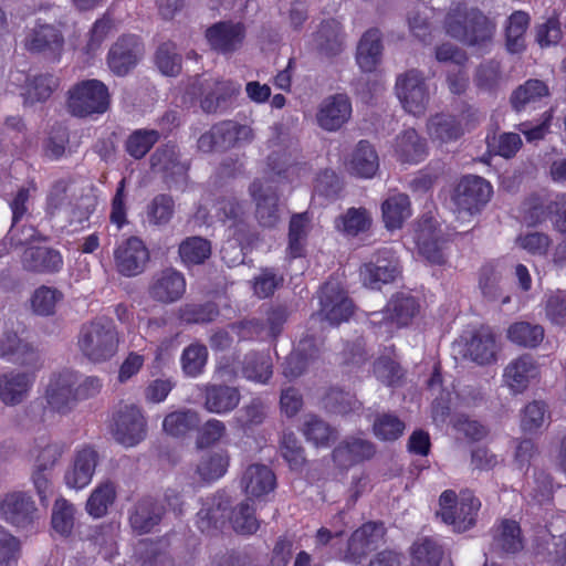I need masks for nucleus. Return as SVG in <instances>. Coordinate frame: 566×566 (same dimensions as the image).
<instances>
[{"mask_svg":"<svg viewBox=\"0 0 566 566\" xmlns=\"http://www.w3.org/2000/svg\"><path fill=\"white\" fill-rule=\"evenodd\" d=\"M96 208V199L90 193L76 192L71 206L62 220V227L66 224H82L87 221Z\"/></svg>","mask_w":566,"mask_h":566,"instance_id":"774afa93","label":"nucleus"},{"mask_svg":"<svg viewBox=\"0 0 566 566\" xmlns=\"http://www.w3.org/2000/svg\"><path fill=\"white\" fill-rule=\"evenodd\" d=\"M381 36L376 29L368 30L359 41L356 60L364 72L376 69L381 59Z\"/></svg>","mask_w":566,"mask_h":566,"instance_id":"c03bdc74","label":"nucleus"},{"mask_svg":"<svg viewBox=\"0 0 566 566\" xmlns=\"http://www.w3.org/2000/svg\"><path fill=\"white\" fill-rule=\"evenodd\" d=\"M77 373L64 369L51 375L44 391L48 408L61 415L70 413L77 405L75 385Z\"/></svg>","mask_w":566,"mask_h":566,"instance_id":"1a4fd4ad","label":"nucleus"},{"mask_svg":"<svg viewBox=\"0 0 566 566\" xmlns=\"http://www.w3.org/2000/svg\"><path fill=\"white\" fill-rule=\"evenodd\" d=\"M253 129L232 120H223L213 125L210 130L198 139V148L203 153L227 150L229 148L249 144L253 140Z\"/></svg>","mask_w":566,"mask_h":566,"instance_id":"6e6552de","label":"nucleus"},{"mask_svg":"<svg viewBox=\"0 0 566 566\" xmlns=\"http://www.w3.org/2000/svg\"><path fill=\"white\" fill-rule=\"evenodd\" d=\"M241 485L250 497H261L274 490L275 475L264 464H251L242 475Z\"/></svg>","mask_w":566,"mask_h":566,"instance_id":"72a5a7b5","label":"nucleus"},{"mask_svg":"<svg viewBox=\"0 0 566 566\" xmlns=\"http://www.w3.org/2000/svg\"><path fill=\"white\" fill-rule=\"evenodd\" d=\"M319 345L318 339L312 335L301 338L283 364L284 376L290 379L300 377L318 357Z\"/></svg>","mask_w":566,"mask_h":566,"instance_id":"393cba45","label":"nucleus"},{"mask_svg":"<svg viewBox=\"0 0 566 566\" xmlns=\"http://www.w3.org/2000/svg\"><path fill=\"white\" fill-rule=\"evenodd\" d=\"M66 446L48 434H40L34 439L30 449V457L35 469L51 470L60 461L65 452Z\"/></svg>","mask_w":566,"mask_h":566,"instance_id":"473e14b6","label":"nucleus"},{"mask_svg":"<svg viewBox=\"0 0 566 566\" xmlns=\"http://www.w3.org/2000/svg\"><path fill=\"white\" fill-rule=\"evenodd\" d=\"M493 545L505 554H516L523 549L524 543L520 525L512 520H503L494 530Z\"/></svg>","mask_w":566,"mask_h":566,"instance_id":"49530a36","label":"nucleus"},{"mask_svg":"<svg viewBox=\"0 0 566 566\" xmlns=\"http://www.w3.org/2000/svg\"><path fill=\"white\" fill-rule=\"evenodd\" d=\"M400 273L395 253L390 249L379 250L375 259L360 268V277L365 286L379 290L381 285L391 283Z\"/></svg>","mask_w":566,"mask_h":566,"instance_id":"2eb2a0df","label":"nucleus"},{"mask_svg":"<svg viewBox=\"0 0 566 566\" xmlns=\"http://www.w3.org/2000/svg\"><path fill=\"white\" fill-rule=\"evenodd\" d=\"M163 514L164 509L158 502L151 497H145L135 504L129 515V523L135 532L145 534L160 522Z\"/></svg>","mask_w":566,"mask_h":566,"instance_id":"ea45409f","label":"nucleus"},{"mask_svg":"<svg viewBox=\"0 0 566 566\" xmlns=\"http://www.w3.org/2000/svg\"><path fill=\"white\" fill-rule=\"evenodd\" d=\"M471 23L468 28V36L464 42L468 45H484L490 42L495 31V23L492 22L480 10H472Z\"/></svg>","mask_w":566,"mask_h":566,"instance_id":"bf43d9fd","label":"nucleus"},{"mask_svg":"<svg viewBox=\"0 0 566 566\" xmlns=\"http://www.w3.org/2000/svg\"><path fill=\"white\" fill-rule=\"evenodd\" d=\"M245 214L244 206L234 198L222 199L217 205V216L220 221L229 224V235L233 239L221 249L222 259L229 265L242 262V249L252 241Z\"/></svg>","mask_w":566,"mask_h":566,"instance_id":"f03ea898","label":"nucleus"},{"mask_svg":"<svg viewBox=\"0 0 566 566\" xmlns=\"http://www.w3.org/2000/svg\"><path fill=\"white\" fill-rule=\"evenodd\" d=\"M117 271L124 276H135L144 272L149 261V251L137 237H130L114 250Z\"/></svg>","mask_w":566,"mask_h":566,"instance_id":"dca6fc26","label":"nucleus"},{"mask_svg":"<svg viewBox=\"0 0 566 566\" xmlns=\"http://www.w3.org/2000/svg\"><path fill=\"white\" fill-rule=\"evenodd\" d=\"M75 513L76 509L73 503L64 497L56 499L51 514V525L54 532L63 537L70 536L75 524Z\"/></svg>","mask_w":566,"mask_h":566,"instance_id":"6e6d98bb","label":"nucleus"},{"mask_svg":"<svg viewBox=\"0 0 566 566\" xmlns=\"http://www.w3.org/2000/svg\"><path fill=\"white\" fill-rule=\"evenodd\" d=\"M159 138L160 134L156 129H135L128 135L125 142V150L134 159H142Z\"/></svg>","mask_w":566,"mask_h":566,"instance_id":"052dcab7","label":"nucleus"},{"mask_svg":"<svg viewBox=\"0 0 566 566\" xmlns=\"http://www.w3.org/2000/svg\"><path fill=\"white\" fill-rule=\"evenodd\" d=\"M76 345L85 359L101 364L118 352L119 335L112 319L98 317L81 326Z\"/></svg>","mask_w":566,"mask_h":566,"instance_id":"f257e3e1","label":"nucleus"},{"mask_svg":"<svg viewBox=\"0 0 566 566\" xmlns=\"http://www.w3.org/2000/svg\"><path fill=\"white\" fill-rule=\"evenodd\" d=\"M396 92L403 108L415 115L424 114L430 102V93L424 76L417 70H410L398 76Z\"/></svg>","mask_w":566,"mask_h":566,"instance_id":"9d476101","label":"nucleus"},{"mask_svg":"<svg viewBox=\"0 0 566 566\" xmlns=\"http://www.w3.org/2000/svg\"><path fill=\"white\" fill-rule=\"evenodd\" d=\"M352 116V103L347 95L335 94L325 97L316 112L317 125L326 132L340 129Z\"/></svg>","mask_w":566,"mask_h":566,"instance_id":"f3484780","label":"nucleus"},{"mask_svg":"<svg viewBox=\"0 0 566 566\" xmlns=\"http://www.w3.org/2000/svg\"><path fill=\"white\" fill-rule=\"evenodd\" d=\"M492 196V186L479 176L463 177L454 189L452 201L459 219L481 211Z\"/></svg>","mask_w":566,"mask_h":566,"instance_id":"0eeeda50","label":"nucleus"},{"mask_svg":"<svg viewBox=\"0 0 566 566\" xmlns=\"http://www.w3.org/2000/svg\"><path fill=\"white\" fill-rule=\"evenodd\" d=\"M203 398V407L208 412L223 416L237 409L241 394L238 387L208 384L205 386Z\"/></svg>","mask_w":566,"mask_h":566,"instance_id":"a878e982","label":"nucleus"},{"mask_svg":"<svg viewBox=\"0 0 566 566\" xmlns=\"http://www.w3.org/2000/svg\"><path fill=\"white\" fill-rule=\"evenodd\" d=\"M548 95V87L539 80H530L518 86L511 96L512 107L521 112L526 105L535 103L539 98Z\"/></svg>","mask_w":566,"mask_h":566,"instance_id":"338daca9","label":"nucleus"},{"mask_svg":"<svg viewBox=\"0 0 566 566\" xmlns=\"http://www.w3.org/2000/svg\"><path fill=\"white\" fill-rule=\"evenodd\" d=\"M240 84L213 77H197L188 88V93L199 99L201 109L212 114L227 109L240 93Z\"/></svg>","mask_w":566,"mask_h":566,"instance_id":"20e7f679","label":"nucleus"},{"mask_svg":"<svg viewBox=\"0 0 566 566\" xmlns=\"http://www.w3.org/2000/svg\"><path fill=\"white\" fill-rule=\"evenodd\" d=\"M427 133L432 142L448 144L459 139L463 134V129L455 116L441 113L428 119Z\"/></svg>","mask_w":566,"mask_h":566,"instance_id":"79ce46f5","label":"nucleus"},{"mask_svg":"<svg viewBox=\"0 0 566 566\" xmlns=\"http://www.w3.org/2000/svg\"><path fill=\"white\" fill-rule=\"evenodd\" d=\"M419 253L431 264L442 265L447 262V241L441 240L430 228H421L416 235Z\"/></svg>","mask_w":566,"mask_h":566,"instance_id":"a18cd8bd","label":"nucleus"},{"mask_svg":"<svg viewBox=\"0 0 566 566\" xmlns=\"http://www.w3.org/2000/svg\"><path fill=\"white\" fill-rule=\"evenodd\" d=\"M149 160L153 171L161 174L170 188L186 182L188 165L180 159L176 145L168 143L159 146Z\"/></svg>","mask_w":566,"mask_h":566,"instance_id":"f8f14e48","label":"nucleus"},{"mask_svg":"<svg viewBox=\"0 0 566 566\" xmlns=\"http://www.w3.org/2000/svg\"><path fill=\"white\" fill-rule=\"evenodd\" d=\"M206 38L214 51L230 54L241 48L245 28L240 22L222 21L208 28Z\"/></svg>","mask_w":566,"mask_h":566,"instance_id":"4be33fe9","label":"nucleus"},{"mask_svg":"<svg viewBox=\"0 0 566 566\" xmlns=\"http://www.w3.org/2000/svg\"><path fill=\"white\" fill-rule=\"evenodd\" d=\"M539 375V365L530 354L512 359L503 370V381L513 394H522Z\"/></svg>","mask_w":566,"mask_h":566,"instance_id":"412c9836","label":"nucleus"},{"mask_svg":"<svg viewBox=\"0 0 566 566\" xmlns=\"http://www.w3.org/2000/svg\"><path fill=\"white\" fill-rule=\"evenodd\" d=\"M376 453L375 444L361 437L345 438L333 451L335 463L342 468H349L371 459Z\"/></svg>","mask_w":566,"mask_h":566,"instance_id":"bb28decb","label":"nucleus"},{"mask_svg":"<svg viewBox=\"0 0 566 566\" xmlns=\"http://www.w3.org/2000/svg\"><path fill=\"white\" fill-rule=\"evenodd\" d=\"M319 304L318 315L331 325H339L348 321L354 312L352 300L337 282H327L321 289Z\"/></svg>","mask_w":566,"mask_h":566,"instance_id":"ddd939ff","label":"nucleus"},{"mask_svg":"<svg viewBox=\"0 0 566 566\" xmlns=\"http://www.w3.org/2000/svg\"><path fill=\"white\" fill-rule=\"evenodd\" d=\"M266 417V407L260 398H253L240 408L231 420L232 427L248 430L263 423Z\"/></svg>","mask_w":566,"mask_h":566,"instance_id":"13d9d810","label":"nucleus"},{"mask_svg":"<svg viewBox=\"0 0 566 566\" xmlns=\"http://www.w3.org/2000/svg\"><path fill=\"white\" fill-rule=\"evenodd\" d=\"M142 566H192V559H176L168 551V542L159 539L145 545Z\"/></svg>","mask_w":566,"mask_h":566,"instance_id":"4d7b16f0","label":"nucleus"},{"mask_svg":"<svg viewBox=\"0 0 566 566\" xmlns=\"http://www.w3.org/2000/svg\"><path fill=\"white\" fill-rule=\"evenodd\" d=\"M229 502L223 495L206 499L197 513V525L203 533H212L221 527L228 513Z\"/></svg>","mask_w":566,"mask_h":566,"instance_id":"4c0bfd02","label":"nucleus"},{"mask_svg":"<svg viewBox=\"0 0 566 566\" xmlns=\"http://www.w3.org/2000/svg\"><path fill=\"white\" fill-rule=\"evenodd\" d=\"M35 382V371L11 370L0 375V400L6 406L23 402Z\"/></svg>","mask_w":566,"mask_h":566,"instance_id":"b1692460","label":"nucleus"},{"mask_svg":"<svg viewBox=\"0 0 566 566\" xmlns=\"http://www.w3.org/2000/svg\"><path fill=\"white\" fill-rule=\"evenodd\" d=\"M343 43L342 27L339 22L333 19L323 21L313 34L314 49L325 56L339 54L343 50Z\"/></svg>","mask_w":566,"mask_h":566,"instance_id":"e433bc0d","label":"nucleus"},{"mask_svg":"<svg viewBox=\"0 0 566 566\" xmlns=\"http://www.w3.org/2000/svg\"><path fill=\"white\" fill-rule=\"evenodd\" d=\"M63 43L61 32L54 25L46 23H38L25 39V46L32 52L55 54L60 52Z\"/></svg>","mask_w":566,"mask_h":566,"instance_id":"f704fd0d","label":"nucleus"},{"mask_svg":"<svg viewBox=\"0 0 566 566\" xmlns=\"http://www.w3.org/2000/svg\"><path fill=\"white\" fill-rule=\"evenodd\" d=\"M114 438L125 447H134L146 437V420L135 405H125L114 417Z\"/></svg>","mask_w":566,"mask_h":566,"instance_id":"9b49d317","label":"nucleus"},{"mask_svg":"<svg viewBox=\"0 0 566 566\" xmlns=\"http://www.w3.org/2000/svg\"><path fill=\"white\" fill-rule=\"evenodd\" d=\"M506 336L517 346L536 348L543 342L545 331L539 324L521 321L509 326Z\"/></svg>","mask_w":566,"mask_h":566,"instance_id":"09e8293b","label":"nucleus"},{"mask_svg":"<svg viewBox=\"0 0 566 566\" xmlns=\"http://www.w3.org/2000/svg\"><path fill=\"white\" fill-rule=\"evenodd\" d=\"M395 153L401 163L418 164L427 157V143L413 128H409L397 136Z\"/></svg>","mask_w":566,"mask_h":566,"instance_id":"a19ab883","label":"nucleus"},{"mask_svg":"<svg viewBox=\"0 0 566 566\" xmlns=\"http://www.w3.org/2000/svg\"><path fill=\"white\" fill-rule=\"evenodd\" d=\"M442 556V547L431 537L419 538L411 547L412 566H439Z\"/></svg>","mask_w":566,"mask_h":566,"instance_id":"5fc2aeb1","label":"nucleus"},{"mask_svg":"<svg viewBox=\"0 0 566 566\" xmlns=\"http://www.w3.org/2000/svg\"><path fill=\"white\" fill-rule=\"evenodd\" d=\"M530 23V15L524 11H515L509 18L506 27V46L511 53L524 50V35Z\"/></svg>","mask_w":566,"mask_h":566,"instance_id":"0e129e2a","label":"nucleus"},{"mask_svg":"<svg viewBox=\"0 0 566 566\" xmlns=\"http://www.w3.org/2000/svg\"><path fill=\"white\" fill-rule=\"evenodd\" d=\"M437 515L451 526L453 532L463 533L472 528L481 509V501L470 490L461 491L459 496L452 490H446L439 499Z\"/></svg>","mask_w":566,"mask_h":566,"instance_id":"7ed1b4c3","label":"nucleus"},{"mask_svg":"<svg viewBox=\"0 0 566 566\" xmlns=\"http://www.w3.org/2000/svg\"><path fill=\"white\" fill-rule=\"evenodd\" d=\"M60 85L59 78L53 74H40L29 78L23 93L27 104L48 101Z\"/></svg>","mask_w":566,"mask_h":566,"instance_id":"603ef678","label":"nucleus"},{"mask_svg":"<svg viewBox=\"0 0 566 566\" xmlns=\"http://www.w3.org/2000/svg\"><path fill=\"white\" fill-rule=\"evenodd\" d=\"M35 189L34 185H31L30 187H22L17 191L13 199L9 201V207L12 211V226L9 230L8 238L14 245L25 243L34 235V229L31 227L23 228L22 237L18 235L17 224L27 214L31 191H35Z\"/></svg>","mask_w":566,"mask_h":566,"instance_id":"c9c22d12","label":"nucleus"},{"mask_svg":"<svg viewBox=\"0 0 566 566\" xmlns=\"http://www.w3.org/2000/svg\"><path fill=\"white\" fill-rule=\"evenodd\" d=\"M24 270L34 273H53L63 265L62 255L57 250L48 247L27 248L21 256Z\"/></svg>","mask_w":566,"mask_h":566,"instance_id":"c756f323","label":"nucleus"},{"mask_svg":"<svg viewBox=\"0 0 566 566\" xmlns=\"http://www.w3.org/2000/svg\"><path fill=\"white\" fill-rule=\"evenodd\" d=\"M249 192L255 201V218L261 227L273 228L281 220L279 197L271 186L254 180Z\"/></svg>","mask_w":566,"mask_h":566,"instance_id":"aec40b11","label":"nucleus"},{"mask_svg":"<svg viewBox=\"0 0 566 566\" xmlns=\"http://www.w3.org/2000/svg\"><path fill=\"white\" fill-rule=\"evenodd\" d=\"M10 348L4 347V343L0 344V357L7 358L9 361L34 370L41 367V358L39 352L28 343L19 339L17 334L10 333L7 336Z\"/></svg>","mask_w":566,"mask_h":566,"instance_id":"58836bf2","label":"nucleus"},{"mask_svg":"<svg viewBox=\"0 0 566 566\" xmlns=\"http://www.w3.org/2000/svg\"><path fill=\"white\" fill-rule=\"evenodd\" d=\"M76 192L77 191L71 180H56L51 186L46 195L45 214L51 220H59L62 222Z\"/></svg>","mask_w":566,"mask_h":566,"instance_id":"2f4dec72","label":"nucleus"},{"mask_svg":"<svg viewBox=\"0 0 566 566\" xmlns=\"http://www.w3.org/2000/svg\"><path fill=\"white\" fill-rule=\"evenodd\" d=\"M179 256L186 265L201 264L211 254V244L205 238L189 237L179 244Z\"/></svg>","mask_w":566,"mask_h":566,"instance_id":"e2e57ef3","label":"nucleus"},{"mask_svg":"<svg viewBox=\"0 0 566 566\" xmlns=\"http://www.w3.org/2000/svg\"><path fill=\"white\" fill-rule=\"evenodd\" d=\"M381 214L388 230L400 229L410 217V200L405 193H392L381 203Z\"/></svg>","mask_w":566,"mask_h":566,"instance_id":"37998d69","label":"nucleus"},{"mask_svg":"<svg viewBox=\"0 0 566 566\" xmlns=\"http://www.w3.org/2000/svg\"><path fill=\"white\" fill-rule=\"evenodd\" d=\"M109 106L107 86L98 80H85L69 91L67 109L76 117L103 114Z\"/></svg>","mask_w":566,"mask_h":566,"instance_id":"423d86ee","label":"nucleus"},{"mask_svg":"<svg viewBox=\"0 0 566 566\" xmlns=\"http://www.w3.org/2000/svg\"><path fill=\"white\" fill-rule=\"evenodd\" d=\"M186 292V279L184 274L172 268H167L157 273L149 286V295L153 300L169 304L180 300Z\"/></svg>","mask_w":566,"mask_h":566,"instance_id":"5701e85b","label":"nucleus"},{"mask_svg":"<svg viewBox=\"0 0 566 566\" xmlns=\"http://www.w3.org/2000/svg\"><path fill=\"white\" fill-rule=\"evenodd\" d=\"M229 461L230 458L227 451H211L200 459L196 472L202 481H216L226 474Z\"/></svg>","mask_w":566,"mask_h":566,"instance_id":"3c124183","label":"nucleus"},{"mask_svg":"<svg viewBox=\"0 0 566 566\" xmlns=\"http://www.w3.org/2000/svg\"><path fill=\"white\" fill-rule=\"evenodd\" d=\"M116 499V486L114 482L106 480L98 483L90 494L85 510L94 518H101L107 514L108 509Z\"/></svg>","mask_w":566,"mask_h":566,"instance_id":"de8ad7c7","label":"nucleus"},{"mask_svg":"<svg viewBox=\"0 0 566 566\" xmlns=\"http://www.w3.org/2000/svg\"><path fill=\"white\" fill-rule=\"evenodd\" d=\"M242 374L248 380L266 384L272 376V364L270 357L259 353H250L245 355Z\"/></svg>","mask_w":566,"mask_h":566,"instance_id":"69168bd1","label":"nucleus"},{"mask_svg":"<svg viewBox=\"0 0 566 566\" xmlns=\"http://www.w3.org/2000/svg\"><path fill=\"white\" fill-rule=\"evenodd\" d=\"M385 535L381 523L368 522L357 528L348 539L345 560L358 564L371 551L376 549Z\"/></svg>","mask_w":566,"mask_h":566,"instance_id":"a211bd4d","label":"nucleus"},{"mask_svg":"<svg viewBox=\"0 0 566 566\" xmlns=\"http://www.w3.org/2000/svg\"><path fill=\"white\" fill-rule=\"evenodd\" d=\"M143 55L144 46L139 38L125 34L111 46L107 53V65L114 74L124 76L138 64Z\"/></svg>","mask_w":566,"mask_h":566,"instance_id":"4468645a","label":"nucleus"},{"mask_svg":"<svg viewBox=\"0 0 566 566\" xmlns=\"http://www.w3.org/2000/svg\"><path fill=\"white\" fill-rule=\"evenodd\" d=\"M35 513V503L25 492H10L0 500V517L14 526H27L33 521Z\"/></svg>","mask_w":566,"mask_h":566,"instance_id":"6ab92c4d","label":"nucleus"},{"mask_svg":"<svg viewBox=\"0 0 566 566\" xmlns=\"http://www.w3.org/2000/svg\"><path fill=\"white\" fill-rule=\"evenodd\" d=\"M418 300L409 294L399 293L394 295L382 311L369 314V324L380 335H391L392 332L407 326L419 313Z\"/></svg>","mask_w":566,"mask_h":566,"instance_id":"39448f33","label":"nucleus"},{"mask_svg":"<svg viewBox=\"0 0 566 566\" xmlns=\"http://www.w3.org/2000/svg\"><path fill=\"white\" fill-rule=\"evenodd\" d=\"M349 174L360 178H373L379 168V158L374 146L367 140H360L345 161Z\"/></svg>","mask_w":566,"mask_h":566,"instance_id":"7c9ffc66","label":"nucleus"},{"mask_svg":"<svg viewBox=\"0 0 566 566\" xmlns=\"http://www.w3.org/2000/svg\"><path fill=\"white\" fill-rule=\"evenodd\" d=\"M200 416L192 409H180L168 413L163 421L164 431L172 437H182L197 429L200 424Z\"/></svg>","mask_w":566,"mask_h":566,"instance_id":"8fccbe9b","label":"nucleus"},{"mask_svg":"<svg viewBox=\"0 0 566 566\" xmlns=\"http://www.w3.org/2000/svg\"><path fill=\"white\" fill-rule=\"evenodd\" d=\"M496 342L494 334L481 327L465 338L463 355L479 365H488L495 360Z\"/></svg>","mask_w":566,"mask_h":566,"instance_id":"c85d7f7f","label":"nucleus"},{"mask_svg":"<svg viewBox=\"0 0 566 566\" xmlns=\"http://www.w3.org/2000/svg\"><path fill=\"white\" fill-rule=\"evenodd\" d=\"M97 464V453L92 448L78 450L72 467L65 472V484L70 489L81 490L92 481Z\"/></svg>","mask_w":566,"mask_h":566,"instance_id":"cd10ccee","label":"nucleus"},{"mask_svg":"<svg viewBox=\"0 0 566 566\" xmlns=\"http://www.w3.org/2000/svg\"><path fill=\"white\" fill-rule=\"evenodd\" d=\"M146 220L150 226L165 227L175 214V200L170 195H156L146 206Z\"/></svg>","mask_w":566,"mask_h":566,"instance_id":"864d4df0","label":"nucleus"},{"mask_svg":"<svg viewBox=\"0 0 566 566\" xmlns=\"http://www.w3.org/2000/svg\"><path fill=\"white\" fill-rule=\"evenodd\" d=\"M207 360V347L200 343H192L189 346H187L181 353V369L187 377H198L203 373Z\"/></svg>","mask_w":566,"mask_h":566,"instance_id":"680f3d73","label":"nucleus"}]
</instances>
